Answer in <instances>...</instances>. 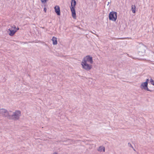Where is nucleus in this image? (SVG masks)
<instances>
[{
	"instance_id": "f257e3e1",
	"label": "nucleus",
	"mask_w": 154,
	"mask_h": 154,
	"mask_svg": "<svg viewBox=\"0 0 154 154\" xmlns=\"http://www.w3.org/2000/svg\"><path fill=\"white\" fill-rule=\"evenodd\" d=\"M76 4V2L75 0H71V6L70 7V8L72 13V16L74 19H75L76 17L75 9V6Z\"/></svg>"
},
{
	"instance_id": "f03ea898",
	"label": "nucleus",
	"mask_w": 154,
	"mask_h": 154,
	"mask_svg": "<svg viewBox=\"0 0 154 154\" xmlns=\"http://www.w3.org/2000/svg\"><path fill=\"white\" fill-rule=\"evenodd\" d=\"M21 116V112L19 110H16L13 112V114L10 116V119L17 120L19 119Z\"/></svg>"
},
{
	"instance_id": "7ed1b4c3",
	"label": "nucleus",
	"mask_w": 154,
	"mask_h": 154,
	"mask_svg": "<svg viewBox=\"0 0 154 154\" xmlns=\"http://www.w3.org/2000/svg\"><path fill=\"white\" fill-rule=\"evenodd\" d=\"M117 13L116 12L112 11L109 14V19L110 20L115 21L117 18Z\"/></svg>"
},
{
	"instance_id": "20e7f679",
	"label": "nucleus",
	"mask_w": 154,
	"mask_h": 154,
	"mask_svg": "<svg viewBox=\"0 0 154 154\" xmlns=\"http://www.w3.org/2000/svg\"><path fill=\"white\" fill-rule=\"evenodd\" d=\"M82 62H83L84 63L88 62L91 64H92L93 62L92 57L89 55H87L84 57Z\"/></svg>"
},
{
	"instance_id": "39448f33",
	"label": "nucleus",
	"mask_w": 154,
	"mask_h": 154,
	"mask_svg": "<svg viewBox=\"0 0 154 154\" xmlns=\"http://www.w3.org/2000/svg\"><path fill=\"white\" fill-rule=\"evenodd\" d=\"M81 65L82 66L83 68L87 71L89 70L92 67L91 65L88 64L87 63L82 62Z\"/></svg>"
},
{
	"instance_id": "423d86ee",
	"label": "nucleus",
	"mask_w": 154,
	"mask_h": 154,
	"mask_svg": "<svg viewBox=\"0 0 154 154\" xmlns=\"http://www.w3.org/2000/svg\"><path fill=\"white\" fill-rule=\"evenodd\" d=\"M19 29L18 27H16L15 25L12 26L11 29H10V36H13Z\"/></svg>"
},
{
	"instance_id": "0eeeda50",
	"label": "nucleus",
	"mask_w": 154,
	"mask_h": 154,
	"mask_svg": "<svg viewBox=\"0 0 154 154\" xmlns=\"http://www.w3.org/2000/svg\"><path fill=\"white\" fill-rule=\"evenodd\" d=\"M8 115V112L4 109H0V115L4 117H7Z\"/></svg>"
},
{
	"instance_id": "6e6552de",
	"label": "nucleus",
	"mask_w": 154,
	"mask_h": 154,
	"mask_svg": "<svg viewBox=\"0 0 154 154\" xmlns=\"http://www.w3.org/2000/svg\"><path fill=\"white\" fill-rule=\"evenodd\" d=\"M140 88L141 89H143L144 90H146L148 91L152 92V90H151L149 89L148 88V84L147 82H143L140 86Z\"/></svg>"
},
{
	"instance_id": "1a4fd4ad",
	"label": "nucleus",
	"mask_w": 154,
	"mask_h": 154,
	"mask_svg": "<svg viewBox=\"0 0 154 154\" xmlns=\"http://www.w3.org/2000/svg\"><path fill=\"white\" fill-rule=\"evenodd\" d=\"M55 11L56 13L58 15H60V8L59 6H56L54 7Z\"/></svg>"
},
{
	"instance_id": "9d476101",
	"label": "nucleus",
	"mask_w": 154,
	"mask_h": 154,
	"mask_svg": "<svg viewBox=\"0 0 154 154\" xmlns=\"http://www.w3.org/2000/svg\"><path fill=\"white\" fill-rule=\"evenodd\" d=\"M146 48V46H145L144 45H142L141 46H140L139 48V52H140L142 53L145 52V51Z\"/></svg>"
},
{
	"instance_id": "9b49d317",
	"label": "nucleus",
	"mask_w": 154,
	"mask_h": 154,
	"mask_svg": "<svg viewBox=\"0 0 154 154\" xmlns=\"http://www.w3.org/2000/svg\"><path fill=\"white\" fill-rule=\"evenodd\" d=\"M53 41V45H56L57 44V38L53 36L52 37V39Z\"/></svg>"
},
{
	"instance_id": "f8f14e48",
	"label": "nucleus",
	"mask_w": 154,
	"mask_h": 154,
	"mask_svg": "<svg viewBox=\"0 0 154 154\" xmlns=\"http://www.w3.org/2000/svg\"><path fill=\"white\" fill-rule=\"evenodd\" d=\"M98 151L101 152L102 151L104 152L105 151V147L103 146H100L99 148L97 149Z\"/></svg>"
},
{
	"instance_id": "ddd939ff",
	"label": "nucleus",
	"mask_w": 154,
	"mask_h": 154,
	"mask_svg": "<svg viewBox=\"0 0 154 154\" xmlns=\"http://www.w3.org/2000/svg\"><path fill=\"white\" fill-rule=\"evenodd\" d=\"M136 6L135 5H132L131 6V10L132 11V12L133 13H135V9H136Z\"/></svg>"
},
{
	"instance_id": "4468645a",
	"label": "nucleus",
	"mask_w": 154,
	"mask_h": 154,
	"mask_svg": "<svg viewBox=\"0 0 154 154\" xmlns=\"http://www.w3.org/2000/svg\"><path fill=\"white\" fill-rule=\"evenodd\" d=\"M150 82L152 85L154 86V81L152 79H150Z\"/></svg>"
},
{
	"instance_id": "2eb2a0df",
	"label": "nucleus",
	"mask_w": 154,
	"mask_h": 154,
	"mask_svg": "<svg viewBox=\"0 0 154 154\" xmlns=\"http://www.w3.org/2000/svg\"><path fill=\"white\" fill-rule=\"evenodd\" d=\"M128 145L129 146L132 147V148L134 149V150H135V149H134L133 146H132L131 144L130 143H128Z\"/></svg>"
},
{
	"instance_id": "dca6fc26",
	"label": "nucleus",
	"mask_w": 154,
	"mask_h": 154,
	"mask_svg": "<svg viewBox=\"0 0 154 154\" xmlns=\"http://www.w3.org/2000/svg\"><path fill=\"white\" fill-rule=\"evenodd\" d=\"M41 0V1L42 2V3H46L47 0Z\"/></svg>"
},
{
	"instance_id": "f3484780",
	"label": "nucleus",
	"mask_w": 154,
	"mask_h": 154,
	"mask_svg": "<svg viewBox=\"0 0 154 154\" xmlns=\"http://www.w3.org/2000/svg\"><path fill=\"white\" fill-rule=\"evenodd\" d=\"M149 79H146V81L145 82H147V83L148 84V83L149 82Z\"/></svg>"
},
{
	"instance_id": "a211bd4d",
	"label": "nucleus",
	"mask_w": 154,
	"mask_h": 154,
	"mask_svg": "<svg viewBox=\"0 0 154 154\" xmlns=\"http://www.w3.org/2000/svg\"><path fill=\"white\" fill-rule=\"evenodd\" d=\"M46 10H47V9L46 8H44V10L45 11V12H46Z\"/></svg>"
},
{
	"instance_id": "6ab92c4d",
	"label": "nucleus",
	"mask_w": 154,
	"mask_h": 154,
	"mask_svg": "<svg viewBox=\"0 0 154 154\" xmlns=\"http://www.w3.org/2000/svg\"><path fill=\"white\" fill-rule=\"evenodd\" d=\"M53 154H57V153L56 152H54Z\"/></svg>"
},
{
	"instance_id": "aec40b11",
	"label": "nucleus",
	"mask_w": 154,
	"mask_h": 154,
	"mask_svg": "<svg viewBox=\"0 0 154 154\" xmlns=\"http://www.w3.org/2000/svg\"><path fill=\"white\" fill-rule=\"evenodd\" d=\"M109 2H108V4H107V5H109Z\"/></svg>"
},
{
	"instance_id": "412c9836",
	"label": "nucleus",
	"mask_w": 154,
	"mask_h": 154,
	"mask_svg": "<svg viewBox=\"0 0 154 154\" xmlns=\"http://www.w3.org/2000/svg\"><path fill=\"white\" fill-rule=\"evenodd\" d=\"M118 39H123V38H119Z\"/></svg>"
},
{
	"instance_id": "4be33fe9",
	"label": "nucleus",
	"mask_w": 154,
	"mask_h": 154,
	"mask_svg": "<svg viewBox=\"0 0 154 154\" xmlns=\"http://www.w3.org/2000/svg\"><path fill=\"white\" fill-rule=\"evenodd\" d=\"M8 30L10 31V29H8Z\"/></svg>"
},
{
	"instance_id": "5701e85b",
	"label": "nucleus",
	"mask_w": 154,
	"mask_h": 154,
	"mask_svg": "<svg viewBox=\"0 0 154 154\" xmlns=\"http://www.w3.org/2000/svg\"><path fill=\"white\" fill-rule=\"evenodd\" d=\"M8 34H9V35H10V32H9V33H8Z\"/></svg>"
}]
</instances>
